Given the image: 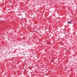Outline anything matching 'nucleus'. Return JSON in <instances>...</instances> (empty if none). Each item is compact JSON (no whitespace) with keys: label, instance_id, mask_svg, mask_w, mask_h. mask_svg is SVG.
I'll list each match as a JSON object with an SVG mask.
<instances>
[{"label":"nucleus","instance_id":"nucleus-2","mask_svg":"<svg viewBox=\"0 0 77 77\" xmlns=\"http://www.w3.org/2000/svg\"><path fill=\"white\" fill-rule=\"evenodd\" d=\"M65 69H67V67H65Z\"/></svg>","mask_w":77,"mask_h":77},{"label":"nucleus","instance_id":"nucleus-1","mask_svg":"<svg viewBox=\"0 0 77 77\" xmlns=\"http://www.w3.org/2000/svg\"><path fill=\"white\" fill-rule=\"evenodd\" d=\"M67 23H68V24H72V20H70V21L67 22Z\"/></svg>","mask_w":77,"mask_h":77}]
</instances>
